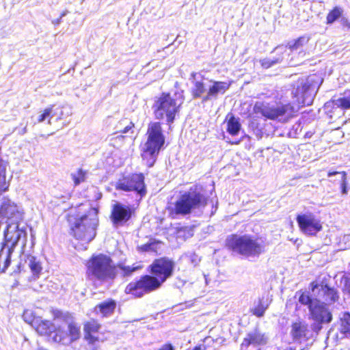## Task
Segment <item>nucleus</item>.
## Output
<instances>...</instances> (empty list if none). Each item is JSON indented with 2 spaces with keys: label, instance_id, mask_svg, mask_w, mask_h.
<instances>
[{
  "label": "nucleus",
  "instance_id": "nucleus-1",
  "mask_svg": "<svg viewBox=\"0 0 350 350\" xmlns=\"http://www.w3.org/2000/svg\"><path fill=\"white\" fill-rule=\"evenodd\" d=\"M142 267V266L139 264H133L131 266L120 264L115 267L109 256L99 254L92 256L88 261L87 274L90 280L96 279L101 282H105L113 280L118 272V269L123 277H127Z\"/></svg>",
  "mask_w": 350,
  "mask_h": 350
},
{
  "label": "nucleus",
  "instance_id": "nucleus-2",
  "mask_svg": "<svg viewBox=\"0 0 350 350\" xmlns=\"http://www.w3.org/2000/svg\"><path fill=\"white\" fill-rule=\"evenodd\" d=\"M146 140L142 152V157L148 167H152L160 151L164 148L165 136L161 122L151 121L148 123Z\"/></svg>",
  "mask_w": 350,
  "mask_h": 350
},
{
  "label": "nucleus",
  "instance_id": "nucleus-3",
  "mask_svg": "<svg viewBox=\"0 0 350 350\" xmlns=\"http://www.w3.org/2000/svg\"><path fill=\"white\" fill-rule=\"evenodd\" d=\"M183 100V94L177 96L176 93L173 96L169 92H162L152 105L154 118L160 120L165 118L167 124H172L180 112Z\"/></svg>",
  "mask_w": 350,
  "mask_h": 350
},
{
  "label": "nucleus",
  "instance_id": "nucleus-4",
  "mask_svg": "<svg viewBox=\"0 0 350 350\" xmlns=\"http://www.w3.org/2000/svg\"><path fill=\"white\" fill-rule=\"evenodd\" d=\"M322 83L323 79L316 73L299 77L291 85V94L299 104L310 105Z\"/></svg>",
  "mask_w": 350,
  "mask_h": 350
},
{
  "label": "nucleus",
  "instance_id": "nucleus-5",
  "mask_svg": "<svg viewBox=\"0 0 350 350\" xmlns=\"http://www.w3.org/2000/svg\"><path fill=\"white\" fill-rule=\"evenodd\" d=\"M228 244L234 252L247 257L258 256L265 251L263 241L248 235H233Z\"/></svg>",
  "mask_w": 350,
  "mask_h": 350
},
{
  "label": "nucleus",
  "instance_id": "nucleus-6",
  "mask_svg": "<svg viewBox=\"0 0 350 350\" xmlns=\"http://www.w3.org/2000/svg\"><path fill=\"white\" fill-rule=\"evenodd\" d=\"M206 202L207 198L196 187L191 188L176 201L174 211L177 215H185L189 214L193 208L204 206Z\"/></svg>",
  "mask_w": 350,
  "mask_h": 350
},
{
  "label": "nucleus",
  "instance_id": "nucleus-7",
  "mask_svg": "<svg viewBox=\"0 0 350 350\" xmlns=\"http://www.w3.org/2000/svg\"><path fill=\"white\" fill-rule=\"evenodd\" d=\"M70 234L76 239L91 242L96 235L98 220H70Z\"/></svg>",
  "mask_w": 350,
  "mask_h": 350
},
{
  "label": "nucleus",
  "instance_id": "nucleus-8",
  "mask_svg": "<svg viewBox=\"0 0 350 350\" xmlns=\"http://www.w3.org/2000/svg\"><path fill=\"white\" fill-rule=\"evenodd\" d=\"M116 189L124 191H134L141 197L146 194L145 177L143 173H131L122 176L116 183Z\"/></svg>",
  "mask_w": 350,
  "mask_h": 350
},
{
  "label": "nucleus",
  "instance_id": "nucleus-9",
  "mask_svg": "<svg viewBox=\"0 0 350 350\" xmlns=\"http://www.w3.org/2000/svg\"><path fill=\"white\" fill-rule=\"evenodd\" d=\"M162 283L154 275H146L136 282L129 283L125 293L131 294L136 297H141L146 293H149L160 288Z\"/></svg>",
  "mask_w": 350,
  "mask_h": 350
},
{
  "label": "nucleus",
  "instance_id": "nucleus-10",
  "mask_svg": "<svg viewBox=\"0 0 350 350\" xmlns=\"http://www.w3.org/2000/svg\"><path fill=\"white\" fill-rule=\"evenodd\" d=\"M293 111L294 107L290 103L273 107L264 102H256L253 108L255 114L260 115L269 120H275L279 117L289 115Z\"/></svg>",
  "mask_w": 350,
  "mask_h": 350
},
{
  "label": "nucleus",
  "instance_id": "nucleus-11",
  "mask_svg": "<svg viewBox=\"0 0 350 350\" xmlns=\"http://www.w3.org/2000/svg\"><path fill=\"white\" fill-rule=\"evenodd\" d=\"M309 312V318L314 322L312 325V329L316 332H319L322 328V324L328 323L332 319V313L327 304L317 299L313 300Z\"/></svg>",
  "mask_w": 350,
  "mask_h": 350
},
{
  "label": "nucleus",
  "instance_id": "nucleus-12",
  "mask_svg": "<svg viewBox=\"0 0 350 350\" xmlns=\"http://www.w3.org/2000/svg\"><path fill=\"white\" fill-rule=\"evenodd\" d=\"M26 230V224L18 220H10L4 233L6 246L14 248L21 239L24 245L27 237Z\"/></svg>",
  "mask_w": 350,
  "mask_h": 350
},
{
  "label": "nucleus",
  "instance_id": "nucleus-13",
  "mask_svg": "<svg viewBox=\"0 0 350 350\" xmlns=\"http://www.w3.org/2000/svg\"><path fill=\"white\" fill-rule=\"evenodd\" d=\"M269 340V335L259 328L250 331L241 344L240 350H261Z\"/></svg>",
  "mask_w": 350,
  "mask_h": 350
},
{
  "label": "nucleus",
  "instance_id": "nucleus-14",
  "mask_svg": "<svg viewBox=\"0 0 350 350\" xmlns=\"http://www.w3.org/2000/svg\"><path fill=\"white\" fill-rule=\"evenodd\" d=\"M174 267V262L168 258L156 259L150 265L151 273L163 284L172 275Z\"/></svg>",
  "mask_w": 350,
  "mask_h": 350
},
{
  "label": "nucleus",
  "instance_id": "nucleus-15",
  "mask_svg": "<svg viewBox=\"0 0 350 350\" xmlns=\"http://www.w3.org/2000/svg\"><path fill=\"white\" fill-rule=\"evenodd\" d=\"M23 216V212L14 202L7 198H4L0 205V217L3 219H20Z\"/></svg>",
  "mask_w": 350,
  "mask_h": 350
},
{
  "label": "nucleus",
  "instance_id": "nucleus-16",
  "mask_svg": "<svg viewBox=\"0 0 350 350\" xmlns=\"http://www.w3.org/2000/svg\"><path fill=\"white\" fill-rule=\"evenodd\" d=\"M312 290L314 292L315 289H319V295L322 297V299L329 304H333L336 302L338 298L339 295L337 291L334 288L329 287L327 284H319L318 283L312 282Z\"/></svg>",
  "mask_w": 350,
  "mask_h": 350
},
{
  "label": "nucleus",
  "instance_id": "nucleus-17",
  "mask_svg": "<svg viewBox=\"0 0 350 350\" xmlns=\"http://www.w3.org/2000/svg\"><path fill=\"white\" fill-rule=\"evenodd\" d=\"M231 83L214 81L209 87L207 94L202 98V102L206 103L212 98H217V94H224L230 87Z\"/></svg>",
  "mask_w": 350,
  "mask_h": 350
},
{
  "label": "nucleus",
  "instance_id": "nucleus-18",
  "mask_svg": "<svg viewBox=\"0 0 350 350\" xmlns=\"http://www.w3.org/2000/svg\"><path fill=\"white\" fill-rule=\"evenodd\" d=\"M53 314L55 320L62 319L68 324V332L71 343L79 338L81 334L80 327L75 323L68 321V314H64L58 310H53Z\"/></svg>",
  "mask_w": 350,
  "mask_h": 350
},
{
  "label": "nucleus",
  "instance_id": "nucleus-19",
  "mask_svg": "<svg viewBox=\"0 0 350 350\" xmlns=\"http://www.w3.org/2000/svg\"><path fill=\"white\" fill-rule=\"evenodd\" d=\"M100 327V324L94 319H91L84 325L85 338L90 344L94 345L98 341L96 335Z\"/></svg>",
  "mask_w": 350,
  "mask_h": 350
},
{
  "label": "nucleus",
  "instance_id": "nucleus-20",
  "mask_svg": "<svg viewBox=\"0 0 350 350\" xmlns=\"http://www.w3.org/2000/svg\"><path fill=\"white\" fill-rule=\"evenodd\" d=\"M308 333V324L305 321H297L292 324L291 334L294 340L306 339Z\"/></svg>",
  "mask_w": 350,
  "mask_h": 350
},
{
  "label": "nucleus",
  "instance_id": "nucleus-21",
  "mask_svg": "<svg viewBox=\"0 0 350 350\" xmlns=\"http://www.w3.org/2000/svg\"><path fill=\"white\" fill-rule=\"evenodd\" d=\"M134 213V208L116 203L113 206L111 217L112 219H130Z\"/></svg>",
  "mask_w": 350,
  "mask_h": 350
},
{
  "label": "nucleus",
  "instance_id": "nucleus-22",
  "mask_svg": "<svg viewBox=\"0 0 350 350\" xmlns=\"http://www.w3.org/2000/svg\"><path fill=\"white\" fill-rule=\"evenodd\" d=\"M301 231L308 235H314L322 228L318 220H297Z\"/></svg>",
  "mask_w": 350,
  "mask_h": 350
},
{
  "label": "nucleus",
  "instance_id": "nucleus-23",
  "mask_svg": "<svg viewBox=\"0 0 350 350\" xmlns=\"http://www.w3.org/2000/svg\"><path fill=\"white\" fill-rule=\"evenodd\" d=\"M310 36L307 35H304L298 37L297 39L294 40L292 42H288L286 44V47L291 51H295L297 50H300L299 54H301L302 56H305L306 54V52L304 51L302 49L306 46L309 41H310Z\"/></svg>",
  "mask_w": 350,
  "mask_h": 350
},
{
  "label": "nucleus",
  "instance_id": "nucleus-24",
  "mask_svg": "<svg viewBox=\"0 0 350 350\" xmlns=\"http://www.w3.org/2000/svg\"><path fill=\"white\" fill-rule=\"evenodd\" d=\"M226 131L232 136L237 135L241 129V124L238 118L232 113H228L226 117Z\"/></svg>",
  "mask_w": 350,
  "mask_h": 350
},
{
  "label": "nucleus",
  "instance_id": "nucleus-25",
  "mask_svg": "<svg viewBox=\"0 0 350 350\" xmlns=\"http://www.w3.org/2000/svg\"><path fill=\"white\" fill-rule=\"evenodd\" d=\"M134 129L135 123L132 121H129L122 129H120L119 131L115 133L114 134L120 133V135L113 136L111 138V142L113 146H115L114 144L117 141H120V142L123 143L126 137L124 135H123V134L131 133L133 135L134 133Z\"/></svg>",
  "mask_w": 350,
  "mask_h": 350
},
{
  "label": "nucleus",
  "instance_id": "nucleus-26",
  "mask_svg": "<svg viewBox=\"0 0 350 350\" xmlns=\"http://www.w3.org/2000/svg\"><path fill=\"white\" fill-rule=\"evenodd\" d=\"M14 247L5 246L0 251V270L5 271L10 263V255Z\"/></svg>",
  "mask_w": 350,
  "mask_h": 350
},
{
  "label": "nucleus",
  "instance_id": "nucleus-27",
  "mask_svg": "<svg viewBox=\"0 0 350 350\" xmlns=\"http://www.w3.org/2000/svg\"><path fill=\"white\" fill-rule=\"evenodd\" d=\"M202 257L194 252H187L183 254L180 257L182 262L191 267H196L201 262Z\"/></svg>",
  "mask_w": 350,
  "mask_h": 350
},
{
  "label": "nucleus",
  "instance_id": "nucleus-28",
  "mask_svg": "<svg viewBox=\"0 0 350 350\" xmlns=\"http://www.w3.org/2000/svg\"><path fill=\"white\" fill-rule=\"evenodd\" d=\"M116 306L114 301H104L95 307V311L96 313H100L103 317H107L113 312Z\"/></svg>",
  "mask_w": 350,
  "mask_h": 350
},
{
  "label": "nucleus",
  "instance_id": "nucleus-29",
  "mask_svg": "<svg viewBox=\"0 0 350 350\" xmlns=\"http://www.w3.org/2000/svg\"><path fill=\"white\" fill-rule=\"evenodd\" d=\"M71 213H75V208H70ZM98 207H90L88 211L85 213H81L78 212L77 214H72L70 217H73V219H94L98 217Z\"/></svg>",
  "mask_w": 350,
  "mask_h": 350
},
{
  "label": "nucleus",
  "instance_id": "nucleus-30",
  "mask_svg": "<svg viewBox=\"0 0 350 350\" xmlns=\"http://www.w3.org/2000/svg\"><path fill=\"white\" fill-rule=\"evenodd\" d=\"M163 243L156 240H150L148 243L138 246V249L142 252L159 253L161 252Z\"/></svg>",
  "mask_w": 350,
  "mask_h": 350
},
{
  "label": "nucleus",
  "instance_id": "nucleus-31",
  "mask_svg": "<svg viewBox=\"0 0 350 350\" xmlns=\"http://www.w3.org/2000/svg\"><path fill=\"white\" fill-rule=\"evenodd\" d=\"M54 332L55 333L53 337V339L55 342L62 343L63 345L71 344L68 331H64L62 329L61 327H58L57 328H55Z\"/></svg>",
  "mask_w": 350,
  "mask_h": 350
},
{
  "label": "nucleus",
  "instance_id": "nucleus-32",
  "mask_svg": "<svg viewBox=\"0 0 350 350\" xmlns=\"http://www.w3.org/2000/svg\"><path fill=\"white\" fill-rule=\"evenodd\" d=\"M336 105L342 110L350 109V89L345 90L341 94V96L336 100Z\"/></svg>",
  "mask_w": 350,
  "mask_h": 350
},
{
  "label": "nucleus",
  "instance_id": "nucleus-33",
  "mask_svg": "<svg viewBox=\"0 0 350 350\" xmlns=\"http://www.w3.org/2000/svg\"><path fill=\"white\" fill-rule=\"evenodd\" d=\"M55 329V325L50 321H41L37 325L36 331L40 335H49Z\"/></svg>",
  "mask_w": 350,
  "mask_h": 350
},
{
  "label": "nucleus",
  "instance_id": "nucleus-34",
  "mask_svg": "<svg viewBox=\"0 0 350 350\" xmlns=\"http://www.w3.org/2000/svg\"><path fill=\"white\" fill-rule=\"evenodd\" d=\"M54 107V105H51L43 109L38 117V122L41 123L46 120L48 124H51V120L55 114Z\"/></svg>",
  "mask_w": 350,
  "mask_h": 350
},
{
  "label": "nucleus",
  "instance_id": "nucleus-35",
  "mask_svg": "<svg viewBox=\"0 0 350 350\" xmlns=\"http://www.w3.org/2000/svg\"><path fill=\"white\" fill-rule=\"evenodd\" d=\"M206 92V84L201 81H196L191 90V94L193 98L196 99L202 97V94Z\"/></svg>",
  "mask_w": 350,
  "mask_h": 350
},
{
  "label": "nucleus",
  "instance_id": "nucleus-36",
  "mask_svg": "<svg viewBox=\"0 0 350 350\" xmlns=\"http://www.w3.org/2000/svg\"><path fill=\"white\" fill-rule=\"evenodd\" d=\"M343 10L339 6L331 9L326 16V24L331 25L342 16Z\"/></svg>",
  "mask_w": 350,
  "mask_h": 350
},
{
  "label": "nucleus",
  "instance_id": "nucleus-37",
  "mask_svg": "<svg viewBox=\"0 0 350 350\" xmlns=\"http://www.w3.org/2000/svg\"><path fill=\"white\" fill-rule=\"evenodd\" d=\"M88 172L82 168H79L76 173L71 174V178L74 183V186H77L84 183L87 178Z\"/></svg>",
  "mask_w": 350,
  "mask_h": 350
},
{
  "label": "nucleus",
  "instance_id": "nucleus-38",
  "mask_svg": "<svg viewBox=\"0 0 350 350\" xmlns=\"http://www.w3.org/2000/svg\"><path fill=\"white\" fill-rule=\"evenodd\" d=\"M29 267L33 273V275H38L41 270L42 267L38 261L36 260V258L31 256L28 258Z\"/></svg>",
  "mask_w": 350,
  "mask_h": 350
},
{
  "label": "nucleus",
  "instance_id": "nucleus-39",
  "mask_svg": "<svg viewBox=\"0 0 350 350\" xmlns=\"http://www.w3.org/2000/svg\"><path fill=\"white\" fill-rule=\"evenodd\" d=\"M341 330L344 333L350 334V314L345 313L341 318Z\"/></svg>",
  "mask_w": 350,
  "mask_h": 350
},
{
  "label": "nucleus",
  "instance_id": "nucleus-40",
  "mask_svg": "<svg viewBox=\"0 0 350 350\" xmlns=\"http://www.w3.org/2000/svg\"><path fill=\"white\" fill-rule=\"evenodd\" d=\"M299 293V302L302 305L308 306V309L310 310V307L312 305V303H313V300H314V299H312L308 293L304 292H297V295Z\"/></svg>",
  "mask_w": 350,
  "mask_h": 350
},
{
  "label": "nucleus",
  "instance_id": "nucleus-41",
  "mask_svg": "<svg viewBox=\"0 0 350 350\" xmlns=\"http://www.w3.org/2000/svg\"><path fill=\"white\" fill-rule=\"evenodd\" d=\"M267 308V305L265 306L262 302V300H260L258 304L256 307L252 308L251 312L252 314L258 317H261L264 315L266 309Z\"/></svg>",
  "mask_w": 350,
  "mask_h": 350
},
{
  "label": "nucleus",
  "instance_id": "nucleus-42",
  "mask_svg": "<svg viewBox=\"0 0 350 350\" xmlns=\"http://www.w3.org/2000/svg\"><path fill=\"white\" fill-rule=\"evenodd\" d=\"M342 175V180L340 183L341 192L343 194L347 193V173L345 171L340 172Z\"/></svg>",
  "mask_w": 350,
  "mask_h": 350
},
{
  "label": "nucleus",
  "instance_id": "nucleus-43",
  "mask_svg": "<svg viewBox=\"0 0 350 350\" xmlns=\"http://www.w3.org/2000/svg\"><path fill=\"white\" fill-rule=\"evenodd\" d=\"M280 61L278 59H274V60H270L269 59H263L260 61V63L262 68L267 69V68H270L271 66H272L273 65L278 63Z\"/></svg>",
  "mask_w": 350,
  "mask_h": 350
},
{
  "label": "nucleus",
  "instance_id": "nucleus-44",
  "mask_svg": "<svg viewBox=\"0 0 350 350\" xmlns=\"http://www.w3.org/2000/svg\"><path fill=\"white\" fill-rule=\"evenodd\" d=\"M181 232H187V234L185 235L187 237H191L193 236V233H192V228H188V227H183V228H181L178 231V232L179 234L181 233Z\"/></svg>",
  "mask_w": 350,
  "mask_h": 350
},
{
  "label": "nucleus",
  "instance_id": "nucleus-45",
  "mask_svg": "<svg viewBox=\"0 0 350 350\" xmlns=\"http://www.w3.org/2000/svg\"><path fill=\"white\" fill-rule=\"evenodd\" d=\"M112 225L115 228H118L120 226H122L125 224L127 220H111Z\"/></svg>",
  "mask_w": 350,
  "mask_h": 350
},
{
  "label": "nucleus",
  "instance_id": "nucleus-46",
  "mask_svg": "<svg viewBox=\"0 0 350 350\" xmlns=\"http://www.w3.org/2000/svg\"><path fill=\"white\" fill-rule=\"evenodd\" d=\"M345 290L347 291L350 293V279L345 278Z\"/></svg>",
  "mask_w": 350,
  "mask_h": 350
},
{
  "label": "nucleus",
  "instance_id": "nucleus-47",
  "mask_svg": "<svg viewBox=\"0 0 350 350\" xmlns=\"http://www.w3.org/2000/svg\"><path fill=\"white\" fill-rule=\"evenodd\" d=\"M159 350H174L173 347L170 344L163 345Z\"/></svg>",
  "mask_w": 350,
  "mask_h": 350
},
{
  "label": "nucleus",
  "instance_id": "nucleus-48",
  "mask_svg": "<svg viewBox=\"0 0 350 350\" xmlns=\"http://www.w3.org/2000/svg\"><path fill=\"white\" fill-rule=\"evenodd\" d=\"M342 23L344 27H346L347 29H350V22L347 19H343Z\"/></svg>",
  "mask_w": 350,
  "mask_h": 350
},
{
  "label": "nucleus",
  "instance_id": "nucleus-49",
  "mask_svg": "<svg viewBox=\"0 0 350 350\" xmlns=\"http://www.w3.org/2000/svg\"><path fill=\"white\" fill-rule=\"evenodd\" d=\"M340 172H337V171H329L327 172V176L328 177H331L332 176H334V175H336V174H340Z\"/></svg>",
  "mask_w": 350,
  "mask_h": 350
},
{
  "label": "nucleus",
  "instance_id": "nucleus-50",
  "mask_svg": "<svg viewBox=\"0 0 350 350\" xmlns=\"http://www.w3.org/2000/svg\"><path fill=\"white\" fill-rule=\"evenodd\" d=\"M241 140L239 139V140H237V141H230L228 142V144H231V145H238L239 144Z\"/></svg>",
  "mask_w": 350,
  "mask_h": 350
},
{
  "label": "nucleus",
  "instance_id": "nucleus-51",
  "mask_svg": "<svg viewBox=\"0 0 350 350\" xmlns=\"http://www.w3.org/2000/svg\"><path fill=\"white\" fill-rule=\"evenodd\" d=\"M297 219H307V218H306V215H298L297 217Z\"/></svg>",
  "mask_w": 350,
  "mask_h": 350
},
{
  "label": "nucleus",
  "instance_id": "nucleus-52",
  "mask_svg": "<svg viewBox=\"0 0 350 350\" xmlns=\"http://www.w3.org/2000/svg\"><path fill=\"white\" fill-rule=\"evenodd\" d=\"M193 350H203V349H202L201 347H196V348H195L194 349H193Z\"/></svg>",
  "mask_w": 350,
  "mask_h": 350
},
{
  "label": "nucleus",
  "instance_id": "nucleus-53",
  "mask_svg": "<svg viewBox=\"0 0 350 350\" xmlns=\"http://www.w3.org/2000/svg\"><path fill=\"white\" fill-rule=\"evenodd\" d=\"M126 119H123L120 122V124H122V122H124Z\"/></svg>",
  "mask_w": 350,
  "mask_h": 350
}]
</instances>
